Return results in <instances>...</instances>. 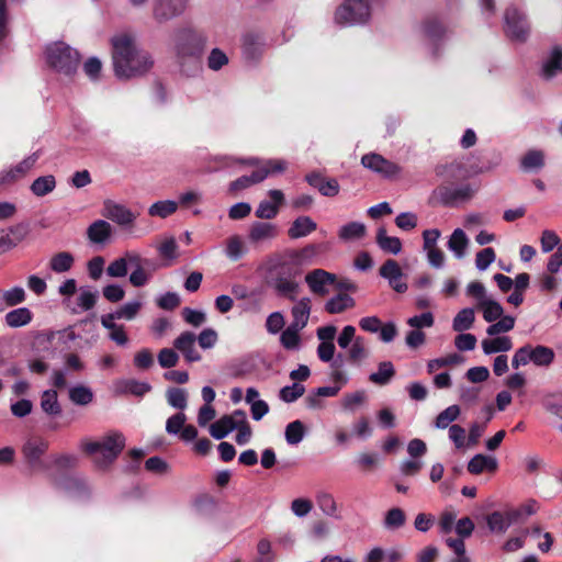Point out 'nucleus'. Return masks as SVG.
<instances>
[{
    "instance_id": "obj_27",
    "label": "nucleus",
    "mask_w": 562,
    "mask_h": 562,
    "mask_svg": "<svg viewBox=\"0 0 562 562\" xmlns=\"http://www.w3.org/2000/svg\"><path fill=\"white\" fill-rule=\"evenodd\" d=\"M497 469V460L492 456L475 454L468 463V471L472 474H481L484 471L494 472Z\"/></svg>"
},
{
    "instance_id": "obj_60",
    "label": "nucleus",
    "mask_w": 562,
    "mask_h": 562,
    "mask_svg": "<svg viewBox=\"0 0 562 562\" xmlns=\"http://www.w3.org/2000/svg\"><path fill=\"white\" fill-rule=\"evenodd\" d=\"M183 321L193 327H200L205 323L206 316L203 312L193 310L191 307H183L181 311Z\"/></svg>"
},
{
    "instance_id": "obj_34",
    "label": "nucleus",
    "mask_w": 562,
    "mask_h": 562,
    "mask_svg": "<svg viewBox=\"0 0 562 562\" xmlns=\"http://www.w3.org/2000/svg\"><path fill=\"white\" fill-rule=\"evenodd\" d=\"M513 348L512 339L507 336L484 339L482 349L485 355L509 351Z\"/></svg>"
},
{
    "instance_id": "obj_35",
    "label": "nucleus",
    "mask_w": 562,
    "mask_h": 562,
    "mask_svg": "<svg viewBox=\"0 0 562 562\" xmlns=\"http://www.w3.org/2000/svg\"><path fill=\"white\" fill-rule=\"evenodd\" d=\"M562 70V48L557 46L552 49L551 56L543 64L542 75L544 78L550 79Z\"/></svg>"
},
{
    "instance_id": "obj_50",
    "label": "nucleus",
    "mask_w": 562,
    "mask_h": 562,
    "mask_svg": "<svg viewBox=\"0 0 562 562\" xmlns=\"http://www.w3.org/2000/svg\"><path fill=\"white\" fill-rule=\"evenodd\" d=\"M235 425L231 420V417L223 416L210 426V434L213 438L221 440L225 438L231 431H233Z\"/></svg>"
},
{
    "instance_id": "obj_62",
    "label": "nucleus",
    "mask_w": 562,
    "mask_h": 562,
    "mask_svg": "<svg viewBox=\"0 0 562 562\" xmlns=\"http://www.w3.org/2000/svg\"><path fill=\"white\" fill-rule=\"evenodd\" d=\"M25 291L21 286H14L3 292V300L8 306H15L25 301Z\"/></svg>"
},
{
    "instance_id": "obj_22",
    "label": "nucleus",
    "mask_w": 562,
    "mask_h": 562,
    "mask_svg": "<svg viewBox=\"0 0 562 562\" xmlns=\"http://www.w3.org/2000/svg\"><path fill=\"white\" fill-rule=\"evenodd\" d=\"M279 234L278 226L269 222H254L249 228L248 238L251 244L274 239Z\"/></svg>"
},
{
    "instance_id": "obj_43",
    "label": "nucleus",
    "mask_w": 562,
    "mask_h": 562,
    "mask_svg": "<svg viewBox=\"0 0 562 562\" xmlns=\"http://www.w3.org/2000/svg\"><path fill=\"white\" fill-rule=\"evenodd\" d=\"M246 252L247 248L239 235L227 238L225 254L232 261H238Z\"/></svg>"
},
{
    "instance_id": "obj_52",
    "label": "nucleus",
    "mask_w": 562,
    "mask_h": 562,
    "mask_svg": "<svg viewBox=\"0 0 562 562\" xmlns=\"http://www.w3.org/2000/svg\"><path fill=\"white\" fill-rule=\"evenodd\" d=\"M317 505L321 508V510L330 517H338V506L334 498V496L330 493L327 492H321L316 496Z\"/></svg>"
},
{
    "instance_id": "obj_61",
    "label": "nucleus",
    "mask_w": 562,
    "mask_h": 562,
    "mask_svg": "<svg viewBox=\"0 0 562 562\" xmlns=\"http://www.w3.org/2000/svg\"><path fill=\"white\" fill-rule=\"evenodd\" d=\"M127 265L125 255L113 260L106 268V273L112 278H123L127 274Z\"/></svg>"
},
{
    "instance_id": "obj_6",
    "label": "nucleus",
    "mask_w": 562,
    "mask_h": 562,
    "mask_svg": "<svg viewBox=\"0 0 562 562\" xmlns=\"http://www.w3.org/2000/svg\"><path fill=\"white\" fill-rule=\"evenodd\" d=\"M480 186L477 183H465L457 188L448 184L438 186L431 195V199L446 207H458L463 203L471 201L477 193Z\"/></svg>"
},
{
    "instance_id": "obj_57",
    "label": "nucleus",
    "mask_w": 562,
    "mask_h": 562,
    "mask_svg": "<svg viewBox=\"0 0 562 562\" xmlns=\"http://www.w3.org/2000/svg\"><path fill=\"white\" fill-rule=\"evenodd\" d=\"M515 326V317L505 315L497 319L496 323L490 325L486 329L488 336H496L501 333H507Z\"/></svg>"
},
{
    "instance_id": "obj_20",
    "label": "nucleus",
    "mask_w": 562,
    "mask_h": 562,
    "mask_svg": "<svg viewBox=\"0 0 562 562\" xmlns=\"http://www.w3.org/2000/svg\"><path fill=\"white\" fill-rule=\"evenodd\" d=\"M196 336L192 331L181 333L173 341V348L182 353L186 361L196 362L201 360V355L195 348Z\"/></svg>"
},
{
    "instance_id": "obj_42",
    "label": "nucleus",
    "mask_w": 562,
    "mask_h": 562,
    "mask_svg": "<svg viewBox=\"0 0 562 562\" xmlns=\"http://www.w3.org/2000/svg\"><path fill=\"white\" fill-rule=\"evenodd\" d=\"M262 182V176H259L257 169H255L251 175L241 176L236 180L232 181L228 187V192L231 194H236L237 192L245 190L254 184Z\"/></svg>"
},
{
    "instance_id": "obj_11",
    "label": "nucleus",
    "mask_w": 562,
    "mask_h": 562,
    "mask_svg": "<svg viewBox=\"0 0 562 562\" xmlns=\"http://www.w3.org/2000/svg\"><path fill=\"white\" fill-rule=\"evenodd\" d=\"M361 164L363 167L381 175L384 178H392L401 172V167L397 164L387 160L382 155L375 153L363 155Z\"/></svg>"
},
{
    "instance_id": "obj_45",
    "label": "nucleus",
    "mask_w": 562,
    "mask_h": 562,
    "mask_svg": "<svg viewBox=\"0 0 562 562\" xmlns=\"http://www.w3.org/2000/svg\"><path fill=\"white\" fill-rule=\"evenodd\" d=\"M520 166L525 171L541 169L544 166L543 153L537 149L527 151L520 160Z\"/></svg>"
},
{
    "instance_id": "obj_24",
    "label": "nucleus",
    "mask_w": 562,
    "mask_h": 562,
    "mask_svg": "<svg viewBox=\"0 0 562 562\" xmlns=\"http://www.w3.org/2000/svg\"><path fill=\"white\" fill-rule=\"evenodd\" d=\"M262 40L258 34L247 33L241 40L243 55L247 60H257L262 54Z\"/></svg>"
},
{
    "instance_id": "obj_38",
    "label": "nucleus",
    "mask_w": 562,
    "mask_h": 562,
    "mask_svg": "<svg viewBox=\"0 0 562 562\" xmlns=\"http://www.w3.org/2000/svg\"><path fill=\"white\" fill-rule=\"evenodd\" d=\"M367 402V394L363 391H355L342 396L340 403L344 411L353 413L361 408Z\"/></svg>"
},
{
    "instance_id": "obj_59",
    "label": "nucleus",
    "mask_w": 562,
    "mask_h": 562,
    "mask_svg": "<svg viewBox=\"0 0 562 562\" xmlns=\"http://www.w3.org/2000/svg\"><path fill=\"white\" fill-rule=\"evenodd\" d=\"M188 395L184 389H169L167 392V401L169 405L177 409H184L187 407Z\"/></svg>"
},
{
    "instance_id": "obj_18",
    "label": "nucleus",
    "mask_w": 562,
    "mask_h": 562,
    "mask_svg": "<svg viewBox=\"0 0 562 562\" xmlns=\"http://www.w3.org/2000/svg\"><path fill=\"white\" fill-rule=\"evenodd\" d=\"M102 214L122 226L132 225L136 218L135 214L130 209L111 200L104 202Z\"/></svg>"
},
{
    "instance_id": "obj_10",
    "label": "nucleus",
    "mask_w": 562,
    "mask_h": 562,
    "mask_svg": "<svg viewBox=\"0 0 562 562\" xmlns=\"http://www.w3.org/2000/svg\"><path fill=\"white\" fill-rule=\"evenodd\" d=\"M47 449V441L41 438H31L23 445L24 460L33 471H44L49 468V462L43 459Z\"/></svg>"
},
{
    "instance_id": "obj_14",
    "label": "nucleus",
    "mask_w": 562,
    "mask_h": 562,
    "mask_svg": "<svg viewBox=\"0 0 562 562\" xmlns=\"http://www.w3.org/2000/svg\"><path fill=\"white\" fill-rule=\"evenodd\" d=\"M305 282L314 294L325 296L329 292L326 286L336 282V274L323 269H315L305 276Z\"/></svg>"
},
{
    "instance_id": "obj_15",
    "label": "nucleus",
    "mask_w": 562,
    "mask_h": 562,
    "mask_svg": "<svg viewBox=\"0 0 562 562\" xmlns=\"http://www.w3.org/2000/svg\"><path fill=\"white\" fill-rule=\"evenodd\" d=\"M379 273L389 281V285L397 293L407 291V283L402 280L403 271L398 262L394 259H387L380 267Z\"/></svg>"
},
{
    "instance_id": "obj_31",
    "label": "nucleus",
    "mask_w": 562,
    "mask_h": 562,
    "mask_svg": "<svg viewBox=\"0 0 562 562\" xmlns=\"http://www.w3.org/2000/svg\"><path fill=\"white\" fill-rule=\"evenodd\" d=\"M376 244L387 254L397 255L402 250L401 239L398 237L387 236L384 227H380L376 232Z\"/></svg>"
},
{
    "instance_id": "obj_4",
    "label": "nucleus",
    "mask_w": 562,
    "mask_h": 562,
    "mask_svg": "<svg viewBox=\"0 0 562 562\" xmlns=\"http://www.w3.org/2000/svg\"><path fill=\"white\" fill-rule=\"evenodd\" d=\"M46 60L50 68L66 76H71L78 68L80 57L77 50L63 42H58L46 48Z\"/></svg>"
},
{
    "instance_id": "obj_41",
    "label": "nucleus",
    "mask_w": 562,
    "mask_h": 562,
    "mask_svg": "<svg viewBox=\"0 0 562 562\" xmlns=\"http://www.w3.org/2000/svg\"><path fill=\"white\" fill-rule=\"evenodd\" d=\"M395 375V369L391 361H383L379 364L378 371L373 372L369 376V381L384 385L391 382V379Z\"/></svg>"
},
{
    "instance_id": "obj_7",
    "label": "nucleus",
    "mask_w": 562,
    "mask_h": 562,
    "mask_svg": "<svg viewBox=\"0 0 562 562\" xmlns=\"http://www.w3.org/2000/svg\"><path fill=\"white\" fill-rule=\"evenodd\" d=\"M273 289L281 297L290 301L296 300L299 292V283L295 278L300 274L299 268L289 262H281L274 268Z\"/></svg>"
},
{
    "instance_id": "obj_9",
    "label": "nucleus",
    "mask_w": 562,
    "mask_h": 562,
    "mask_svg": "<svg viewBox=\"0 0 562 562\" xmlns=\"http://www.w3.org/2000/svg\"><path fill=\"white\" fill-rule=\"evenodd\" d=\"M370 16L367 0H347L335 13L338 23H363Z\"/></svg>"
},
{
    "instance_id": "obj_46",
    "label": "nucleus",
    "mask_w": 562,
    "mask_h": 562,
    "mask_svg": "<svg viewBox=\"0 0 562 562\" xmlns=\"http://www.w3.org/2000/svg\"><path fill=\"white\" fill-rule=\"evenodd\" d=\"M475 319L474 310L467 307L462 308L453 318L452 328L456 331H464L472 327Z\"/></svg>"
},
{
    "instance_id": "obj_49",
    "label": "nucleus",
    "mask_w": 562,
    "mask_h": 562,
    "mask_svg": "<svg viewBox=\"0 0 562 562\" xmlns=\"http://www.w3.org/2000/svg\"><path fill=\"white\" fill-rule=\"evenodd\" d=\"M554 360V351L550 347L538 345L531 346V362L536 366H549Z\"/></svg>"
},
{
    "instance_id": "obj_36",
    "label": "nucleus",
    "mask_w": 562,
    "mask_h": 562,
    "mask_svg": "<svg viewBox=\"0 0 562 562\" xmlns=\"http://www.w3.org/2000/svg\"><path fill=\"white\" fill-rule=\"evenodd\" d=\"M75 262L74 256L68 251L55 254L49 260V268L56 273L69 271Z\"/></svg>"
},
{
    "instance_id": "obj_64",
    "label": "nucleus",
    "mask_w": 562,
    "mask_h": 562,
    "mask_svg": "<svg viewBox=\"0 0 562 562\" xmlns=\"http://www.w3.org/2000/svg\"><path fill=\"white\" fill-rule=\"evenodd\" d=\"M495 250L491 247L484 248L476 254L475 265L479 270H485L495 260Z\"/></svg>"
},
{
    "instance_id": "obj_1",
    "label": "nucleus",
    "mask_w": 562,
    "mask_h": 562,
    "mask_svg": "<svg viewBox=\"0 0 562 562\" xmlns=\"http://www.w3.org/2000/svg\"><path fill=\"white\" fill-rule=\"evenodd\" d=\"M114 71L119 78H132L146 74L154 65L147 52L137 50L128 34H120L111 40Z\"/></svg>"
},
{
    "instance_id": "obj_5",
    "label": "nucleus",
    "mask_w": 562,
    "mask_h": 562,
    "mask_svg": "<svg viewBox=\"0 0 562 562\" xmlns=\"http://www.w3.org/2000/svg\"><path fill=\"white\" fill-rule=\"evenodd\" d=\"M124 255L127 268L131 267L133 269L130 274V283L135 288L146 285L154 273L161 267L157 260L143 257L135 250H127Z\"/></svg>"
},
{
    "instance_id": "obj_58",
    "label": "nucleus",
    "mask_w": 562,
    "mask_h": 562,
    "mask_svg": "<svg viewBox=\"0 0 562 562\" xmlns=\"http://www.w3.org/2000/svg\"><path fill=\"white\" fill-rule=\"evenodd\" d=\"M406 521L405 513L398 508H392L385 514L384 518V527L386 529H398Z\"/></svg>"
},
{
    "instance_id": "obj_30",
    "label": "nucleus",
    "mask_w": 562,
    "mask_h": 562,
    "mask_svg": "<svg viewBox=\"0 0 562 562\" xmlns=\"http://www.w3.org/2000/svg\"><path fill=\"white\" fill-rule=\"evenodd\" d=\"M58 487L74 497H82L89 493V487L86 482L77 476L65 477L58 482Z\"/></svg>"
},
{
    "instance_id": "obj_54",
    "label": "nucleus",
    "mask_w": 562,
    "mask_h": 562,
    "mask_svg": "<svg viewBox=\"0 0 562 562\" xmlns=\"http://www.w3.org/2000/svg\"><path fill=\"white\" fill-rule=\"evenodd\" d=\"M301 329L289 325L280 336V342L286 350L297 349L300 346V333Z\"/></svg>"
},
{
    "instance_id": "obj_21",
    "label": "nucleus",
    "mask_w": 562,
    "mask_h": 562,
    "mask_svg": "<svg viewBox=\"0 0 562 562\" xmlns=\"http://www.w3.org/2000/svg\"><path fill=\"white\" fill-rule=\"evenodd\" d=\"M240 162L256 167L259 176H262V181L269 176L284 172L288 168V162L283 159H268L261 161L258 158H248Z\"/></svg>"
},
{
    "instance_id": "obj_17",
    "label": "nucleus",
    "mask_w": 562,
    "mask_h": 562,
    "mask_svg": "<svg viewBox=\"0 0 562 562\" xmlns=\"http://www.w3.org/2000/svg\"><path fill=\"white\" fill-rule=\"evenodd\" d=\"M38 158V151L33 153L11 169L0 172V186L12 184L25 177V175L34 167Z\"/></svg>"
},
{
    "instance_id": "obj_33",
    "label": "nucleus",
    "mask_w": 562,
    "mask_h": 562,
    "mask_svg": "<svg viewBox=\"0 0 562 562\" xmlns=\"http://www.w3.org/2000/svg\"><path fill=\"white\" fill-rule=\"evenodd\" d=\"M33 319V313L27 307H19L10 311L5 315V323L9 327L18 328L30 324Z\"/></svg>"
},
{
    "instance_id": "obj_53",
    "label": "nucleus",
    "mask_w": 562,
    "mask_h": 562,
    "mask_svg": "<svg viewBox=\"0 0 562 562\" xmlns=\"http://www.w3.org/2000/svg\"><path fill=\"white\" fill-rule=\"evenodd\" d=\"M178 209V203L175 201L166 200V201H158L154 203L149 210L148 213L150 216H158L161 218H166L169 215L173 214Z\"/></svg>"
},
{
    "instance_id": "obj_25",
    "label": "nucleus",
    "mask_w": 562,
    "mask_h": 562,
    "mask_svg": "<svg viewBox=\"0 0 562 562\" xmlns=\"http://www.w3.org/2000/svg\"><path fill=\"white\" fill-rule=\"evenodd\" d=\"M541 404L543 408L551 415L562 420V390L553 389L542 395Z\"/></svg>"
},
{
    "instance_id": "obj_3",
    "label": "nucleus",
    "mask_w": 562,
    "mask_h": 562,
    "mask_svg": "<svg viewBox=\"0 0 562 562\" xmlns=\"http://www.w3.org/2000/svg\"><path fill=\"white\" fill-rule=\"evenodd\" d=\"M125 437L122 432L112 431L95 441H82V450L92 457L99 469L109 468L125 447Z\"/></svg>"
},
{
    "instance_id": "obj_37",
    "label": "nucleus",
    "mask_w": 562,
    "mask_h": 562,
    "mask_svg": "<svg viewBox=\"0 0 562 562\" xmlns=\"http://www.w3.org/2000/svg\"><path fill=\"white\" fill-rule=\"evenodd\" d=\"M55 188L56 179L53 175L36 178L30 187L32 193L40 198L53 192Z\"/></svg>"
},
{
    "instance_id": "obj_44",
    "label": "nucleus",
    "mask_w": 562,
    "mask_h": 562,
    "mask_svg": "<svg viewBox=\"0 0 562 562\" xmlns=\"http://www.w3.org/2000/svg\"><path fill=\"white\" fill-rule=\"evenodd\" d=\"M41 407L46 414L50 416H57L60 414L61 408L58 403L57 392L55 389H47L43 392L41 398Z\"/></svg>"
},
{
    "instance_id": "obj_23",
    "label": "nucleus",
    "mask_w": 562,
    "mask_h": 562,
    "mask_svg": "<svg viewBox=\"0 0 562 562\" xmlns=\"http://www.w3.org/2000/svg\"><path fill=\"white\" fill-rule=\"evenodd\" d=\"M317 229L316 222L310 216H299L288 229V236L291 239L305 237Z\"/></svg>"
},
{
    "instance_id": "obj_47",
    "label": "nucleus",
    "mask_w": 562,
    "mask_h": 562,
    "mask_svg": "<svg viewBox=\"0 0 562 562\" xmlns=\"http://www.w3.org/2000/svg\"><path fill=\"white\" fill-rule=\"evenodd\" d=\"M285 440L291 446L299 445L305 436V427L301 420H294L286 425L284 431Z\"/></svg>"
},
{
    "instance_id": "obj_12",
    "label": "nucleus",
    "mask_w": 562,
    "mask_h": 562,
    "mask_svg": "<svg viewBox=\"0 0 562 562\" xmlns=\"http://www.w3.org/2000/svg\"><path fill=\"white\" fill-rule=\"evenodd\" d=\"M188 0H155L153 14L159 22H167L186 10Z\"/></svg>"
},
{
    "instance_id": "obj_51",
    "label": "nucleus",
    "mask_w": 562,
    "mask_h": 562,
    "mask_svg": "<svg viewBox=\"0 0 562 562\" xmlns=\"http://www.w3.org/2000/svg\"><path fill=\"white\" fill-rule=\"evenodd\" d=\"M366 235V225L360 222H350L339 229L338 236L342 240L359 239Z\"/></svg>"
},
{
    "instance_id": "obj_40",
    "label": "nucleus",
    "mask_w": 562,
    "mask_h": 562,
    "mask_svg": "<svg viewBox=\"0 0 562 562\" xmlns=\"http://www.w3.org/2000/svg\"><path fill=\"white\" fill-rule=\"evenodd\" d=\"M468 245L469 239L465 233L461 228H456L448 240V248L454 252L456 257L462 258Z\"/></svg>"
},
{
    "instance_id": "obj_32",
    "label": "nucleus",
    "mask_w": 562,
    "mask_h": 562,
    "mask_svg": "<svg viewBox=\"0 0 562 562\" xmlns=\"http://www.w3.org/2000/svg\"><path fill=\"white\" fill-rule=\"evenodd\" d=\"M355 306V300L347 293H338L325 304V311L329 314H339Z\"/></svg>"
},
{
    "instance_id": "obj_55",
    "label": "nucleus",
    "mask_w": 562,
    "mask_h": 562,
    "mask_svg": "<svg viewBox=\"0 0 562 562\" xmlns=\"http://www.w3.org/2000/svg\"><path fill=\"white\" fill-rule=\"evenodd\" d=\"M423 27L426 36L434 41L440 40L445 34V26L436 16H428Z\"/></svg>"
},
{
    "instance_id": "obj_8",
    "label": "nucleus",
    "mask_w": 562,
    "mask_h": 562,
    "mask_svg": "<svg viewBox=\"0 0 562 562\" xmlns=\"http://www.w3.org/2000/svg\"><path fill=\"white\" fill-rule=\"evenodd\" d=\"M505 32L512 41L526 42L530 26L526 15L515 7H509L505 11Z\"/></svg>"
},
{
    "instance_id": "obj_16",
    "label": "nucleus",
    "mask_w": 562,
    "mask_h": 562,
    "mask_svg": "<svg viewBox=\"0 0 562 562\" xmlns=\"http://www.w3.org/2000/svg\"><path fill=\"white\" fill-rule=\"evenodd\" d=\"M271 201L263 200L259 203L256 210V216L261 220H273L280 207L285 203L284 194L279 189H272L268 192Z\"/></svg>"
},
{
    "instance_id": "obj_29",
    "label": "nucleus",
    "mask_w": 562,
    "mask_h": 562,
    "mask_svg": "<svg viewBox=\"0 0 562 562\" xmlns=\"http://www.w3.org/2000/svg\"><path fill=\"white\" fill-rule=\"evenodd\" d=\"M291 313L293 316V322L290 325L302 330L307 325L310 313H311L310 299L304 297V299L300 300L292 307Z\"/></svg>"
},
{
    "instance_id": "obj_56",
    "label": "nucleus",
    "mask_w": 562,
    "mask_h": 562,
    "mask_svg": "<svg viewBox=\"0 0 562 562\" xmlns=\"http://www.w3.org/2000/svg\"><path fill=\"white\" fill-rule=\"evenodd\" d=\"M460 415L458 405H451L443 409L436 418L435 426L439 429L447 428Z\"/></svg>"
},
{
    "instance_id": "obj_26",
    "label": "nucleus",
    "mask_w": 562,
    "mask_h": 562,
    "mask_svg": "<svg viewBox=\"0 0 562 562\" xmlns=\"http://www.w3.org/2000/svg\"><path fill=\"white\" fill-rule=\"evenodd\" d=\"M338 391L339 389H314L313 392L305 395L304 403L311 409L323 408L325 398L337 396Z\"/></svg>"
},
{
    "instance_id": "obj_19",
    "label": "nucleus",
    "mask_w": 562,
    "mask_h": 562,
    "mask_svg": "<svg viewBox=\"0 0 562 562\" xmlns=\"http://www.w3.org/2000/svg\"><path fill=\"white\" fill-rule=\"evenodd\" d=\"M305 181L317 189L318 192L328 198L336 196L339 193V183L334 178H326L319 171H312L305 176Z\"/></svg>"
},
{
    "instance_id": "obj_2",
    "label": "nucleus",
    "mask_w": 562,
    "mask_h": 562,
    "mask_svg": "<svg viewBox=\"0 0 562 562\" xmlns=\"http://www.w3.org/2000/svg\"><path fill=\"white\" fill-rule=\"evenodd\" d=\"M205 44V36L196 30L182 27L176 31V59L181 72L187 77H194L201 72Z\"/></svg>"
},
{
    "instance_id": "obj_48",
    "label": "nucleus",
    "mask_w": 562,
    "mask_h": 562,
    "mask_svg": "<svg viewBox=\"0 0 562 562\" xmlns=\"http://www.w3.org/2000/svg\"><path fill=\"white\" fill-rule=\"evenodd\" d=\"M463 357L459 353H451L446 357L432 359L427 364V371L429 374H435L438 370L449 366L459 364L463 362Z\"/></svg>"
},
{
    "instance_id": "obj_39",
    "label": "nucleus",
    "mask_w": 562,
    "mask_h": 562,
    "mask_svg": "<svg viewBox=\"0 0 562 562\" xmlns=\"http://www.w3.org/2000/svg\"><path fill=\"white\" fill-rule=\"evenodd\" d=\"M477 308L482 311L483 318L487 323L497 321L503 316L504 313L503 306L498 302L491 299L487 301L477 302Z\"/></svg>"
},
{
    "instance_id": "obj_28",
    "label": "nucleus",
    "mask_w": 562,
    "mask_h": 562,
    "mask_svg": "<svg viewBox=\"0 0 562 562\" xmlns=\"http://www.w3.org/2000/svg\"><path fill=\"white\" fill-rule=\"evenodd\" d=\"M111 225L103 220L93 222L87 229L89 240L94 244L105 243L111 237Z\"/></svg>"
},
{
    "instance_id": "obj_13",
    "label": "nucleus",
    "mask_w": 562,
    "mask_h": 562,
    "mask_svg": "<svg viewBox=\"0 0 562 562\" xmlns=\"http://www.w3.org/2000/svg\"><path fill=\"white\" fill-rule=\"evenodd\" d=\"M520 510H495L486 516V525L492 533H505L518 520Z\"/></svg>"
},
{
    "instance_id": "obj_63",
    "label": "nucleus",
    "mask_w": 562,
    "mask_h": 562,
    "mask_svg": "<svg viewBox=\"0 0 562 562\" xmlns=\"http://www.w3.org/2000/svg\"><path fill=\"white\" fill-rule=\"evenodd\" d=\"M142 303L138 301L128 302L115 311L117 319H133L139 312Z\"/></svg>"
}]
</instances>
